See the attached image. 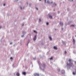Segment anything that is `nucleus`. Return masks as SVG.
Instances as JSON below:
<instances>
[{"instance_id":"aec40b11","label":"nucleus","mask_w":76,"mask_h":76,"mask_svg":"<svg viewBox=\"0 0 76 76\" xmlns=\"http://www.w3.org/2000/svg\"><path fill=\"white\" fill-rule=\"evenodd\" d=\"M48 25H49V23H48V22L47 23H46V25L48 26Z\"/></svg>"},{"instance_id":"ddd939ff","label":"nucleus","mask_w":76,"mask_h":76,"mask_svg":"<svg viewBox=\"0 0 76 76\" xmlns=\"http://www.w3.org/2000/svg\"><path fill=\"white\" fill-rule=\"evenodd\" d=\"M73 44H75V39H73Z\"/></svg>"},{"instance_id":"dca6fc26","label":"nucleus","mask_w":76,"mask_h":76,"mask_svg":"<svg viewBox=\"0 0 76 76\" xmlns=\"http://www.w3.org/2000/svg\"><path fill=\"white\" fill-rule=\"evenodd\" d=\"M35 9L37 10H38V8L37 7H35Z\"/></svg>"},{"instance_id":"6ab92c4d","label":"nucleus","mask_w":76,"mask_h":76,"mask_svg":"<svg viewBox=\"0 0 76 76\" xmlns=\"http://www.w3.org/2000/svg\"><path fill=\"white\" fill-rule=\"evenodd\" d=\"M42 66L43 67H44L45 66V64H43V65H42Z\"/></svg>"},{"instance_id":"4468645a","label":"nucleus","mask_w":76,"mask_h":76,"mask_svg":"<svg viewBox=\"0 0 76 76\" xmlns=\"http://www.w3.org/2000/svg\"><path fill=\"white\" fill-rule=\"evenodd\" d=\"M74 26H75L73 25H71V26H70V27H74Z\"/></svg>"},{"instance_id":"b1692460","label":"nucleus","mask_w":76,"mask_h":76,"mask_svg":"<svg viewBox=\"0 0 76 76\" xmlns=\"http://www.w3.org/2000/svg\"><path fill=\"white\" fill-rule=\"evenodd\" d=\"M33 60H36V58H33Z\"/></svg>"},{"instance_id":"20e7f679","label":"nucleus","mask_w":76,"mask_h":76,"mask_svg":"<svg viewBox=\"0 0 76 76\" xmlns=\"http://www.w3.org/2000/svg\"><path fill=\"white\" fill-rule=\"evenodd\" d=\"M47 3L48 4H52L53 3V1H52L51 2H50L49 1V0H48L47 2Z\"/></svg>"},{"instance_id":"39448f33","label":"nucleus","mask_w":76,"mask_h":76,"mask_svg":"<svg viewBox=\"0 0 76 76\" xmlns=\"http://www.w3.org/2000/svg\"><path fill=\"white\" fill-rule=\"evenodd\" d=\"M53 48L54 50H57L58 49V48H57V47L56 46H54L53 47Z\"/></svg>"},{"instance_id":"c85d7f7f","label":"nucleus","mask_w":76,"mask_h":76,"mask_svg":"<svg viewBox=\"0 0 76 76\" xmlns=\"http://www.w3.org/2000/svg\"><path fill=\"white\" fill-rule=\"evenodd\" d=\"M26 4H29V3H28V2H26Z\"/></svg>"},{"instance_id":"423d86ee","label":"nucleus","mask_w":76,"mask_h":76,"mask_svg":"<svg viewBox=\"0 0 76 76\" xmlns=\"http://www.w3.org/2000/svg\"><path fill=\"white\" fill-rule=\"evenodd\" d=\"M37 35H35L34 36V37L33 38V40L34 41H35L37 39Z\"/></svg>"},{"instance_id":"473e14b6","label":"nucleus","mask_w":76,"mask_h":76,"mask_svg":"<svg viewBox=\"0 0 76 76\" xmlns=\"http://www.w3.org/2000/svg\"><path fill=\"white\" fill-rule=\"evenodd\" d=\"M46 1H47V0H45V3H46Z\"/></svg>"},{"instance_id":"72a5a7b5","label":"nucleus","mask_w":76,"mask_h":76,"mask_svg":"<svg viewBox=\"0 0 76 76\" xmlns=\"http://www.w3.org/2000/svg\"><path fill=\"white\" fill-rule=\"evenodd\" d=\"M28 44H29V42H28V44H27V45H28Z\"/></svg>"},{"instance_id":"6e6552de","label":"nucleus","mask_w":76,"mask_h":76,"mask_svg":"<svg viewBox=\"0 0 76 76\" xmlns=\"http://www.w3.org/2000/svg\"><path fill=\"white\" fill-rule=\"evenodd\" d=\"M65 73V72L64 71V70H62L61 71V73L62 74H64Z\"/></svg>"},{"instance_id":"a878e982","label":"nucleus","mask_w":76,"mask_h":76,"mask_svg":"<svg viewBox=\"0 0 76 76\" xmlns=\"http://www.w3.org/2000/svg\"><path fill=\"white\" fill-rule=\"evenodd\" d=\"M23 37H24V35H22L21 36V37L22 38H23Z\"/></svg>"},{"instance_id":"1a4fd4ad","label":"nucleus","mask_w":76,"mask_h":76,"mask_svg":"<svg viewBox=\"0 0 76 76\" xmlns=\"http://www.w3.org/2000/svg\"><path fill=\"white\" fill-rule=\"evenodd\" d=\"M34 76H39V74L37 73L34 74Z\"/></svg>"},{"instance_id":"a19ab883","label":"nucleus","mask_w":76,"mask_h":76,"mask_svg":"<svg viewBox=\"0 0 76 76\" xmlns=\"http://www.w3.org/2000/svg\"><path fill=\"white\" fill-rule=\"evenodd\" d=\"M72 1H73V0H72Z\"/></svg>"},{"instance_id":"393cba45","label":"nucleus","mask_w":76,"mask_h":76,"mask_svg":"<svg viewBox=\"0 0 76 76\" xmlns=\"http://www.w3.org/2000/svg\"><path fill=\"white\" fill-rule=\"evenodd\" d=\"M10 59L11 60H13V58H12V57H11V58H10Z\"/></svg>"},{"instance_id":"5701e85b","label":"nucleus","mask_w":76,"mask_h":76,"mask_svg":"<svg viewBox=\"0 0 76 76\" xmlns=\"http://www.w3.org/2000/svg\"><path fill=\"white\" fill-rule=\"evenodd\" d=\"M39 21L40 22L41 21V18H39Z\"/></svg>"},{"instance_id":"f257e3e1","label":"nucleus","mask_w":76,"mask_h":76,"mask_svg":"<svg viewBox=\"0 0 76 76\" xmlns=\"http://www.w3.org/2000/svg\"><path fill=\"white\" fill-rule=\"evenodd\" d=\"M69 64H68V63L66 64L67 66H73V63L72 62V60L71 59H69Z\"/></svg>"},{"instance_id":"a211bd4d","label":"nucleus","mask_w":76,"mask_h":76,"mask_svg":"<svg viewBox=\"0 0 76 76\" xmlns=\"http://www.w3.org/2000/svg\"><path fill=\"white\" fill-rule=\"evenodd\" d=\"M73 75H76V73H75V72H73Z\"/></svg>"},{"instance_id":"58836bf2","label":"nucleus","mask_w":76,"mask_h":76,"mask_svg":"<svg viewBox=\"0 0 76 76\" xmlns=\"http://www.w3.org/2000/svg\"><path fill=\"white\" fill-rule=\"evenodd\" d=\"M69 1H71V0H69Z\"/></svg>"},{"instance_id":"f3484780","label":"nucleus","mask_w":76,"mask_h":76,"mask_svg":"<svg viewBox=\"0 0 76 76\" xmlns=\"http://www.w3.org/2000/svg\"><path fill=\"white\" fill-rule=\"evenodd\" d=\"M23 74L24 75H26V73L25 72H23Z\"/></svg>"},{"instance_id":"0eeeda50","label":"nucleus","mask_w":76,"mask_h":76,"mask_svg":"<svg viewBox=\"0 0 76 76\" xmlns=\"http://www.w3.org/2000/svg\"><path fill=\"white\" fill-rule=\"evenodd\" d=\"M49 38L50 41H52L53 40V39L52 38V37L51 36H49Z\"/></svg>"},{"instance_id":"412c9836","label":"nucleus","mask_w":76,"mask_h":76,"mask_svg":"<svg viewBox=\"0 0 76 76\" xmlns=\"http://www.w3.org/2000/svg\"><path fill=\"white\" fill-rule=\"evenodd\" d=\"M24 25H25V24L24 23H23L22 24V25L23 26H24Z\"/></svg>"},{"instance_id":"cd10ccee","label":"nucleus","mask_w":76,"mask_h":76,"mask_svg":"<svg viewBox=\"0 0 76 76\" xmlns=\"http://www.w3.org/2000/svg\"><path fill=\"white\" fill-rule=\"evenodd\" d=\"M65 54H66V53H67V52H66V51H65Z\"/></svg>"},{"instance_id":"ea45409f","label":"nucleus","mask_w":76,"mask_h":76,"mask_svg":"<svg viewBox=\"0 0 76 76\" xmlns=\"http://www.w3.org/2000/svg\"><path fill=\"white\" fill-rule=\"evenodd\" d=\"M54 11H55V10H54Z\"/></svg>"},{"instance_id":"4be33fe9","label":"nucleus","mask_w":76,"mask_h":76,"mask_svg":"<svg viewBox=\"0 0 76 76\" xmlns=\"http://www.w3.org/2000/svg\"><path fill=\"white\" fill-rule=\"evenodd\" d=\"M53 57H52L50 58V60H53Z\"/></svg>"},{"instance_id":"e433bc0d","label":"nucleus","mask_w":76,"mask_h":76,"mask_svg":"<svg viewBox=\"0 0 76 76\" xmlns=\"http://www.w3.org/2000/svg\"><path fill=\"white\" fill-rule=\"evenodd\" d=\"M39 68H40V70H41V68L40 67H39Z\"/></svg>"},{"instance_id":"2f4dec72","label":"nucleus","mask_w":76,"mask_h":76,"mask_svg":"<svg viewBox=\"0 0 76 76\" xmlns=\"http://www.w3.org/2000/svg\"><path fill=\"white\" fill-rule=\"evenodd\" d=\"M18 1V0H15V1Z\"/></svg>"},{"instance_id":"9b49d317","label":"nucleus","mask_w":76,"mask_h":76,"mask_svg":"<svg viewBox=\"0 0 76 76\" xmlns=\"http://www.w3.org/2000/svg\"><path fill=\"white\" fill-rule=\"evenodd\" d=\"M60 25H61V26H63V23H61V22H60Z\"/></svg>"},{"instance_id":"c9c22d12","label":"nucleus","mask_w":76,"mask_h":76,"mask_svg":"<svg viewBox=\"0 0 76 76\" xmlns=\"http://www.w3.org/2000/svg\"><path fill=\"white\" fill-rule=\"evenodd\" d=\"M39 1H41V0H39Z\"/></svg>"},{"instance_id":"4c0bfd02","label":"nucleus","mask_w":76,"mask_h":76,"mask_svg":"<svg viewBox=\"0 0 76 76\" xmlns=\"http://www.w3.org/2000/svg\"><path fill=\"white\" fill-rule=\"evenodd\" d=\"M60 13L59 12H58V13Z\"/></svg>"},{"instance_id":"c756f323","label":"nucleus","mask_w":76,"mask_h":76,"mask_svg":"<svg viewBox=\"0 0 76 76\" xmlns=\"http://www.w3.org/2000/svg\"><path fill=\"white\" fill-rule=\"evenodd\" d=\"M10 45L12 44V42L10 43Z\"/></svg>"},{"instance_id":"79ce46f5","label":"nucleus","mask_w":76,"mask_h":76,"mask_svg":"<svg viewBox=\"0 0 76 76\" xmlns=\"http://www.w3.org/2000/svg\"><path fill=\"white\" fill-rule=\"evenodd\" d=\"M26 32H25V34H26Z\"/></svg>"},{"instance_id":"7c9ffc66","label":"nucleus","mask_w":76,"mask_h":76,"mask_svg":"<svg viewBox=\"0 0 76 76\" xmlns=\"http://www.w3.org/2000/svg\"><path fill=\"white\" fill-rule=\"evenodd\" d=\"M2 27L1 26H0V29H1Z\"/></svg>"},{"instance_id":"7ed1b4c3","label":"nucleus","mask_w":76,"mask_h":76,"mask_svg":"<svg viewBox=\"0 0 76 76\" xmlns=\"http://www.w3.org/2000/svg\"><path fill=\"white\" fill-rule=\"evenodd\" d=\"M19 7L21 10H23L25 8L24 7H23L22 6H20Z\"/></svg>"},{"instance_id":"f03ea898","label":"nucleus","mask_w":76,"mask_h":76,"mask_svg":"<svg viewBox=\"0 0 76 76\" xmlns=\"http://www.w3.org/2000/svg\"><path fill=\"white\" fill-rule=\"evenodd\" d=\"M48 16L50 19H53V16L51 15L50 14H48Z\"/></svg>"},{"instance_id":"f8f14e48","label":"nucleus","mask_w":76,"mask_h":76,"mask_svg":"<svg viewBox=\"0 0 76 76\" xmlns=\"http://www.w3.org/2000/svg\"><path fill=\"white\" fill-rule=\"evenodd\" d=\"M16 75H17V76H19L20 75L19 73L18 72L16 74Z\"/></svg>"},{"instance_id":"9d476101","label":"nucleus","mask_w":76,"mask_h":76,"mask_svg":"<svg viewBox=\"0 0 76 76\" xmlns=\"http://www.w3.org/2000/svg\"><path fill=\"white\" fill-rule=\"evenodd\" d=\"M57 6V4H56L55 2L53 3V7H55Z\"/></svg>"},{"instance_id":"2eb2a0df","label":"nucleus","mask_w":76,"mask_h":76,"mask_svg":"<svg viewBox=\"0 0 76 76\" xmlns=\"http://www.w3.org/2000/svg\"><path fill=\"white\" fill-rule=\"evenodd\" d=\"M34 32L36 33V34H38V32H37V31H35V30L34 31Z\"/></svg>"},{"instance_id":"bb28decb","label":"nucleus","mask_w":76,"mask_h":76,"mask_svg":"<svg viewBox=\"0 0 76 76\" xmlns=\"http://www.w3.org/2000/svg\"><path fill=\"white\" fill-rule=\"evenodd\" d=\"M3 6H6V4H4V5H3Z\"/></svg>"},{"instance_id":"f704fd0d","label":"nucleus","mask_w":76,"mask_h":76,"mask_svg":"<svg viewBox=\"0 0 76 76\" xmlns=\"http://www.w3.org/2000/svg\"><path fill=\"white\" fill-rule=\"evenodd\" d=\"M58 72H60V69H58Z\"/></svg>"}]
</instances>
